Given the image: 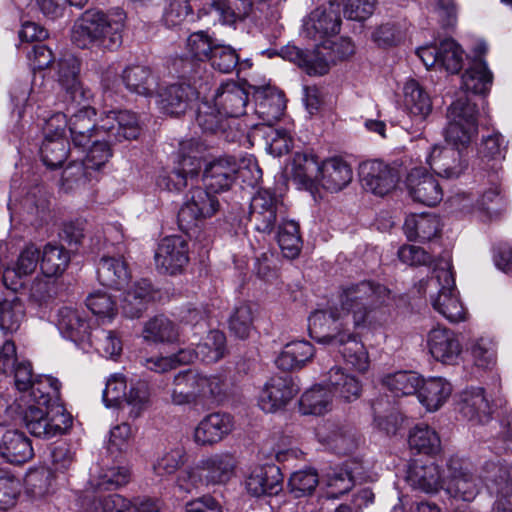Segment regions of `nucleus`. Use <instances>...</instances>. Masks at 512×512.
I'll return each instance as SVG.
<instances>
[{"label":"nucleus","instance_id":"1","mask_svg":"<svg viewBox=\"0 0 512 512\" xmlns=\"http://www.w3.org/2000/svg\"><path fill=\"white\" fill-rule=\"evenodd\" d=\"M390 298V290L373 281L342 286L338 303L326 310H316L308 319L311 338L334 345L346 329L375 328L384 322L381 308Z\"/></svg>","mask_w":512,"mask_h":512},{"label":"nucleus","instance_id":"2","mask_svg":"<svg viewBox=\"0 0 512 512\" xmlns=\"http://www.w3.org/2000/svg\"><path fill=\"white\" fill-rule=\"evenodd\" d=\"M125 20L126 13L120 8L87 10L73 28V42L82 49L116 50L122 44Z\"/></svg>","mask_w":512,"mask_h":512},{"label":"nucleus","instance_id":"3","mask_svg":"<svg viewBox=\"0 0 512 512\" xmlns=\"http://www.w3.org/2000/svg\"><path fill=\"white\" fill-rule=\"evenodd\" d=\"M140 131L141 127L135 113L127 110L106 112L99 123L98 133L103 132V135L91 141L92 146L82 161L92 173L99 170L112 155V143L136 139Z\"/></svg>","mask_w":512,"mask_h":512},{"label":"nucleus","instance_id":"4","mask_svg":"<svg viewBox=\"0 0 512 512\" xmlns=\"http://www.w3.org/2000/svg\"><path fill=\"white\" fill-rule=\"evenodd\" d=\"M447 118L446 141L465 150L478 131L476 105L466 95L460 96L450 105Z\"/></svg>","mask_w":512,"mask_h":512},{"label":"nucleus","instance_id":"5","mask_svg":"<svg viewBox=\"0 0 512 512\" xmlns=\"http://www.w3.org/2000/svg\"><path fill=\"white\" fill-rule=\"evenodd\" d=\"M23 421L32 435L44 439L65 434L72 426V417L62 405L44 408L29 405Z\"/></svg>","mask_w":512,"mask_h":512},{"label":"nucleus","instance_id":"6","mask_svg":"<svg viewBox=\"0 0 512 512\" xmlns=\"http://www.w3.org/2000/svg\"><path fill=\"white\" fill-rule=\"evenodd\" d=\"M429 287L439 288L431 296L433 308L452 323L465 320L466 312L455 289V280L450 269L435 270V277L428 281Z\"/></svg>","mask_w":512,"mask_h":512},{"label":"nucleus","instance_id":"7","mask_svg":"<svg viewBox=\"0 0 512 512\" xmlns=\"http://www.w3.org/2000/svg\"><path fill=\"white\" fill-rule=\"evenodd\" d=\"M220 207L217 196L200 187L190 191L187 200L178 212L179 228L188 233L197 227L198 223L212 217Z\"/></svg>","mask_w":512,"mask_h":512},{"label":"nucleus","instance_id":"8","mask_svg":"<svg viewBox=\"0 0 512 512\" xmlns=\"http://www.w3.org/2000/svg\"><path fill=\"white\" fill-rule=\"evenodd\" d=\"M447 470L444 491L457 501H473L482 488V480L474 475L459 458H450Z\"/></svg>","mask_w":512,"mask_h":512},{"label":"nucleus","instance_id":"9","mask_svg":"<svg viewBox=\"0 0 512 512\" xmlns=\"http://www.w3.org/2000/svg\"><path fill=\"white\" fill-rule=\"evenodd\" d=\"M340 4L330 1L328 6H322L312 11L304 22L303 33L314 41H326L340 31Z\"/></svg>","mask_w":512,"mask_h":512},{"label":"nucleus","instance_id":"10","mask_svg":"<svg viewBox=\"0 0 512 512\" xmlns=\"http://www.w3.org/2000/svg\"><path fill=\"white\" fill-rule=\"evenodd\" d=\"M154 258L159 271L177 274L189 261L188 241L180 235L167 236L158 245Z\"/></svg>","mask_w":512,"mask_h":512},{"label":"nucleus","instance_id":"11","mask_svg":"<svg viewBox=\"0 0 512 512\" xmlns=\"http://www.w3.org/2000/svg\"><path fill=\"white\" fill-rule=\"evenodd\" d=\"M86 512H159L157 504L148 498H134L128 500L119 494L90 499L85 496L83 500Z\"/></svg>","mask_w":512,"mask_h":512},{"label":"nucleus","instance_id":"12","mask_svg":"<svg viewBox=\"0 0 512 512\" xmlns=\"http://www.w3.org/2000/svg\"><path fill=\"white\" fill-rule=\"evenodd\" d=\"M281 206L282 202L275 193L268 189H261L251 199L249 221L257 231L271 233Z\"/></svg>","mask_w":512,"mask_h":512},{"label":"nucleus","instance_id":"13","mask_svg":"<svg viewBox=\"0 0 512 512\" xmlns=\"http://www.w3.org/2000/svg\"><path fill=\"white\" fill-rule=\"evenodd\" d=\"M298 387L291 376L276 375L263 386L259 395L261 409L268 413L284 408L297 394Z\"/></svg>","mask_w":512,"mask_h":512},{"label":"nucleus","instance_id":"14","mask_svg":"<svg viewBox=\"0 0 512 512\" xmlns=\"http://www.w3.org/2000/svg\"><path fill=\"white\" fill-rule=\"evenodd\" d=\"M359 174L363 187L378 196L391 192L398 181L396 171L379 160L362 163Z\"/></svg>","mask_w":512,"mask_h":512},{"label":"nucleus","instance_id":"15","mask_svg":"<svg viewBox=\"0 0 512 512\" xmlns=\"http://www.w3.org/2000/svg\"><path fill=\"white\" fill-rule=\"evenodd\" d=\"M460 147L434 146L427 158L430 168L444 178H457L467 167L466 154Z\"/></svg>","mask_w":512,"mask_h":512},{"label":"nucleus","instance_id":"16","mask_svg":"<svg viewBox=\"0 0 512 512\" xmlns=\"http://www.w3.org/2000/svg\"><path fill=\"white\" fill-rule=\"evenodd\" d=\"M407 189L413 201L435 206L443 199V190L435 176L423 168H414L407 176Z\"/></svg>","mask_w":512,"mask_h":512},{"label":"nucleus","instance_id":"17","mask_svg":"<svg viewBox=\"0 0 512 512\" xmlns=\"http://www.w3.org/2000/svg\"><path fill=\"white\" fill-rule=\"evenodd\" d=\"M458 412L466 420L475 424H485L492 418L493 408L484 388L471 387L458 395Z\"/></svg>","mask_w":512,"mask_h":512},{"label":"nucleus","instance_id":"18","mask_svg":"<svg viewBox=\"0 0 512 512\" xmlns=\"http://www.w3.org/2000/svg\"><path fill=\"white\" fill-rule=\"evenodd\" d=\"M69 119V130L75 147H86L91 141L103 135L99 132V125L96 127L94 117L96 111L89 106L88 101L75 104Z\"/></svg>","mask_w":512,"mask_h":512},{"label":"nucleus","instance_id":"19","mask_svg":"<svg viewBox=\"0 0 512 512\" xmlns=\"http://www.w3.org/2000/svg\"><path fill=\"white\" fill-rule=\"evenodd\" d=\"M233 428V418L229 414L210 413L195 427L193 441L198 446H213L228 436Z\"/></svg>","mask_w":512,"mask_h":512},{"label":"nucleus","instance_id":"20","mask_svg":"<svg viewBox=\"0 0 512 512\" xmlns=\"http://www.w3.org/2000/svg\"><path fill=\"white\" fill-rule=\"evenodd\" d=\"M57 67V81L72 103L81 104L92 98L91 91L84 88L79 80L80 64L74 56L67 55L61 58Z\"/></svg>","mask_w":512,"mask_h":512},{"label":"nucleus","instance_id":"21","mask_svg":"<svg viewBox=\"0 0 512 512\" xmlns=\"http://www.w3.org/2000/svg\"><path fill=\"white\" fill-rule=\"evenodd\" d=\"M427 345L433 358L444 364H455L462 351L456 334L452 330L440 326L429 331Z\"/></svg>","mask_w":512,"mask_h":512},{"label":"nucleus","instance_id":"22","mask_svg":"<svg viewBox=\"0 0 512 512\" xmlns=\"http://www.w3.org/2000/svg\"><path fill=\"white\" fill-rule=\"evenodd\" d=\"M248 101V91L233 81L223 83L213 97L216 107L229 119L244 115Z\"/></svg>","mask_w":512,"mask_h":512},{"label":"nucleus","instance_id":"23","mask_svg":"<svg viewBox=\"0 0 512 512\" xmlns=\"http://www.w3.org/2000/svg\"><path fill=\"white\" fill-rule=\"evenodd\" d=\"M237 172L238 164L234 157H220L205 167L203 180L207 189L219 193L231 187Z\"/></svg>","mask_w":512,"mask_h":512},{"label":"nucleus","instance_id":"24","mask_svg":"<svg viewBox=\"0 0 512 512\" xmlns=\"http://www.w3.org/2000/svg\"><path fill=\"white\" fill-rule=\"evenodd\" d=\"M406 480L414 490L433 494L443 489L445 478L441 476L440 467L434 462H414L410 465Z\"/></svg>","mask_w":512,"mask_h":512},{"label":"nucleus","instance_id":"25","mask_svg":"<svg viewBox=\"0 0 512 512\" xmlns=\"http://www.w3.org/2000/svg\"><path fill=\"white\" fill-rule=\"evenodd\" d=\"M357 330L354 328L346 329V332L341 336V341H337L333 346L338 348L347 365L358 372L364 373L370 366V359L365 345L356 333Z\"/></svg>","mask_w":512,"mask_h":512},{"label":"nucleus","instance_id":"26","mask_svg":"<svg viewBox=\"0 0 512 512\" xmlns=\"http://www.w3.org/2000/svg\"><path fill=\"white\" fill-rule=\"evenodd\" d=\"M236 460L230 453L212 454L199 462L197 469L207 484H224L234 474Z\"/></svg>","mask_w":512,"mask_h":512},{"label":"nucleus","instance_id":"27","mask_svg":"<svg viewBox=\"0 0 512 512\" xmlns=\"http://www.w3.org/2000/svg\"><path fill=\"white\" fill-rule=\"evenodd\" d=\"M352 176V169L346 161L332 157L321 163L317 180L325 190L338 192L351 182Z\"/></svg>","mask_w":512,"mask_h":512},{"label":"nucleus","instance_id":"28","mask_svg":"<svg viewBox=\"0 0 512 512\" xmlns=\"http://www.w3.org/2000/svg\"><path fill=\"white\" fill-rule=\"evenodd\" d=\"M196 121L205 133H220L227 141H234L237 136V133L232 131L230 119L223 115L214 102L206 101L199 105Z\"/></svg>","mask_w":512,"mask_h":512},{"label":"nucleus","instance_id":"29","mask_svg":"<svg viewBox=\"0 0 512 512\" xmlns=\"http://www.w3.org/2000/svg\"><path fill=\"white\" fill-rule=\"evenodd\" d=\"M246 489L255 497L277 495L282 490L280 469L274 465L255 468L246 480Z\"/></svg>","mask_w":512,"mask_h":512},{"label":"nucleus","instance_id":"30","mask_svg":"<svg viewBox=\"0 0 512 512\" xmlns=\"http://www.w3.org/2000/svg\"><path fill=\"white\" fill-rule=\"evenodd\" d=\"M97 278L103 286L121 290L131 278L128 263L123 257L103 256L97 265Z\"/></svg>","mask_w":512,"mask_h":512},{"label":"nucleus","instance_id":"31","mask_svg":"<svg viewBox=\"0 0 512 512\" xmlns=\"http://www.w3.org/2000/svg\"><path fill=\"white\" fill-rule=\"evenodd\" d=\"M57 326L60 333L73 342H83L91 339L89 322L84 312L76 308H60Z\"/></svg>","mask_w":512,"mask_h":512},{"label":"nucleus","instance_id":"32","mask_svg":"<svg viewBox=\"0 0 512 512\" xmlns=\"http://www.w3.org/2000/svg\"><path fill=\"white\" fill-rule=\"evenodd\" d=\"M403 94V104L407 114L418 123L424 122L432 112L429 94L414 79L405 83Z\"/></svg>","mask_w":512,"mask_h":512},{"label":"nucleus","instance_id":"33","mask_svg":"<svg viewBox=\"0 0 512 512\" xmlns=\"http://www.w3.org/2000/svg\"><path fill=\"white\" fill-rule=\"evenodd\" d=\"M403 230L408 240L427 242L440 235L441 222L435 214H412L406 218Z\"/></svg>","mask_w":512,"mask_h":512},{"label":"nucleus","instance_id":"34","mask_svg":"<svg viewBox=\"0 0 512 512\" xmlns=\"http://www.w3.org/2000/svg\"><path fill=\"white\" fill-rule=\"evenodd\" d=\"M152 284L147 279H139L124 292L123 313L129 318H138L146 310L147 304L154 298Z\"/></svg>","mask_w":512,"mask_h":512},{"label":"nucleus","instance_id":"35","mask_svg":"<svg viewBox=\"0 0 512 512\" xmlns=\"http://www.w3.org/2000/svg\"><path fill=\"white\" fill-rule=\"evenodd\" d=\"M0 455L11 464H23L33 455L30 439L17 430L6 431L0 444Z\"/></svg>","mask_w":512,"mask_h":512},{"label":"nucleus","instance_id":"36","mask_svg":"<svg viewBox=\"0 0 512 512\" xmlns=\"http://www.w3.org/2000/svg\"><path fill=\"white\" fill-rule=\"evenodd\" d=\"M198 98V92L189 84H173L160 94L161 109L170 115L185 113L190 103Z\"/></svg>","mask_w":512,"mask_h":512},{"label":"nucleus","instance_id":"37","mask_svg":"<svg viewBox=\"0 0 512 512\" xmlns=\"http://www.w3.org/2000/svg\"><path fill=\"white\" fill-rule=\"evenodd\" d=\"M418 399L427 411H437L452 393L451 384L443 378L434 377L425 381L417 389Z\"/></svg>","mask_w":512,"mask_h":512},{"label":"nucleus","instance_id":"38","mask_svg":"<svg viewBox=\"0 0 512 512\" xmlns=\"http://www.w3.org/2000/svg\"><path fill=\"white\" fill-rule=\"evenodd\" d=\"M325 381L333 393L346 402L354 401L361 395L360 381L355 376L346 373L340 366L331 367L326 374Z\"/></svg>","mask_w":512,"mask_h":512},{"label":"nucleus","instance_id":"39","mask_svg":"<svg viewBox=\"0 0 512 512\" xmlns=\"http://www.w3.org/2000/svg\"><path fill=\"white\" fill-rule=\"evenodd\" d=\"M493 83V74L482 58L474 59L462 75L461 87L473 94L486 95Z\"/></svg>","mask_w":512,"mask_h":512},{"label":"nucleus","instance_id":"40","mask_svg":"<svg viewBox=\"0 0 512 512\" xmlns=\"http://www.w3.org/2000/svg\"><path fill=\"white\" fill-rule=\"evenodd\" d=\"M283 53L285 58L303 68L308 75L322 76L328 72L326 56L317 45L311 52L288 46Z\"/></svg>","mask_w":512,"mask_h":512},{"label":"nucleus","instance_id":"41","mask_svg":"<svg viewBox=\"0 0 512 512\" xmlns=\"http://www.w3.org/2000/svg\"><path fill=\"white\" fill-rule=\"evenodd\" d=\"M197 379L195 378V371L188 369L178 372L172 382V387L169 390L170 401L173 405H198Z\"/></svg>","mask_w":512,"mask_h":512},{"label":"nucleus","instance_id":"42","mask_svg":"<svg viewBox=\"0 0 512 512\" xmlns=\"http://www.w3.org/2000/svg\"><path fill=\"white\" fill-rule=\"evenodd\" d=\"M125 87L133 93L151 96L157 87V79L149 67L134 65L127 67L122 73Z\"/></svg>","mask_w":512,"mask_h":512},{"label":"nucleus","instance_id":"43","mask_svg":"<svg viewBox=\"0 0 512 512\" xmlns=\"http://www.w3.org/2000/svg\"><path fill=\"white\" fill-rule=\"evenodd\" d=\"M314 355V348L308 341H293L285 345L275 363L279 369L290 371L302 368Z\"/></svg>","mask_w":512,"mask_h":512},{"label":"nucleus","instance_id":"44","mask_svg":"<svg viewBox=\"0 0 512 512\" xmlns=\"http://www.w3.org/2000/svg\"><path fill=\"white\" fill-rule=\"evenodd\" d=\"M317 436L321 442L328 445L335 453L346 455L357 447V439L351 430L330 424L319 428Z\"/></svg>","mask_w":512,"mask_h":512},{"label":"nucleus","instance_id":"45","mask_svg":"<svg viewBox=\"0 0 512 512\" xmlns=\"http://www.w3.org/2000/svg\"><path fill=\"white\" fill-rule=\"evenodd\" d=\"M142 334L145 341L152 343H174L180 335L177 325L164 316H156L147 321Z\"/></svg>","mask_w":512,"mask_h":512},{"label":"nucleus","instance_id":"46","mask_svg":"<svg viewBox=\"0 0 512 512\" xmlns=\"http://www.w3.org/2000/svg\"><path fill=\"white\" fill-rule=\"evenodd\" d=\"M332 391L322 385H315L300 398V411L305 415H321L331 409Z\"/></svg>","mask_w":512,"mask_h":512},{"label":"nucleus","instance_id":"47","mask_svg":"<svg viewBox=\"0 0 512 512\" xmlns=\"http://www.w3.org/2000/svg\"><path fill=\"white\" fill-rule=\"evenodd\" d=\"M69 262V253L63 246L51 243L44 246L40 263L43 275L58 277L66 270Z\"/></svg>","mask_w":512,"mask_h":512},{"label":"nucleus","instance_id":"48","mask_svg":"<svg viewBox=\"0 0 512 512\" xmlns=\"http://www.w3.org/2000/svg\"><path fill=\"white\" fill-rule=\"evenodd\" d=\"M468 351L477 368L492 370L497 363V346L490 337H478L471 339Z\"/></svg>","mask_w":512,"mask_h":512},{"label":"nucleus","instance_id":"49","mask_svg":"<svg viewBox=\"0 0 512 512\" xmlns=\"http://www.w3.org/2000/svg\"><path fill=\"white\" fill-rule=\"evenodd\" d=\"M408 443L412 450L427 455L436 454L441 446L437 432L426 424H418L410 431Z\"/></svg>","mask_w":512,"mask_h":512},{"label":"nucleus","instance_id":"50","mask_svg":"<svg viewBox=\"0 0 512 512\" xmlns=\"http://www.w3.org/2000/svg\"><path fill=\"white\" fill-rule=\"evenodd\" d=\"M61 383L52 376H41L35 379L33 385L29 388L30 397L36 407H51V402L58 399L60 395ZM53 405H55L53 403Z\"/></svg>","mask_w":512,"mask_h":512},{"label":"nucleus","instance_id":"51","mask_svg":"<svg viewBox=\"0 0 512 512\" xmlns=\"http://www.w3.org/2000/svg\"><path fill=\"white\" fill-rule=\"evenodd\" d=\"M226 337L223 332L218 330L210 331L196 350H193L195 359H200L205 363H214L219 361L225 353Z\"/></svg>","mask_w":512,"mask_h":512},{"label":"nucleus","instance_id":"52","mask_svg":"<svg viewBox=\"0 0 512 512\" xmlns=\"http://www.w3.org/2000/svg\"><path fill=\"white\" fill-rule=\"evenodd\" d=\"M277 240L286 258H296L302 247L299 224L294 220H283L279 225Z\"/></svg>","mask_w":512,"mask_h":512},{"label":"nucleus","instance_id":"53","mask_svg":"<svg viewBox=\"0 0 512 512\" xmlns=\"http://www.w3.org/2000/svg\"><path fill=\"white\" fill-rule=\"evenodd\" d=\"M251 0H213L212 8L218 13L225 24H235L243 21L252 10Z\"/></svg>","mask_w":512,"mask_h":512},{"label":"nucleus","instance_id":"54","mask_svg":"<svg viewBox=\"0 0 512 512\" xmlns=\"http://www.w3.org/2000/svg\"><path fill=\"white\" fill-rule=\"evenodd\" d=\"M25 317L23 302L14 297L0 302V329L5 334H13L18 331Z\"/></svg>","mask_w":512,"mask_h":512},{"label":"nucleus","instance_id":"55","mask_svg":"<svg viewBox=\"0 0 512 512\" xmlns=\"http://www.w3.org/2000/svg\"><path fill=\"white\" fill-rule=\"evenodd\" d=\"M382 384L397 397L408 396L417 392L421 379L414 372L398 371L386 375L382 379Z\"/></svg>","mask_w":512,"mask_h":512},{"label":"nucleus","instance_id":"56","mask_svg":"<svg viewBox=\"0 0 512 512\" xmlns=\"http://www.w3.org/2000/svg\"><path fill=\"white\" fill-rule=\"evenodd\" d=\"M69 152L68 142L65 137L53 138L44 136L40 147V154L43 163L55 169L60 167L66 160Z\"/></svg>","mask_w":512,"mask_h":512},{"label":"nucleus","instance_id":"57","mask_svg":"<svg viewBox=\"0 0 512 512\" xmlns=\"http://www.w3.org/2000/svg\"><path fill=\"white\" fill-rule=\"evenodd\" d=\"M320 165L314 155L296 153L292 161L291 175L300 184H310L314 179H318Z\"/></svg>","mask_w":512,"mask_h":512},{"label":"nucleus","instance_id":"58","mask_svg":"<svg viewBox=\"0 0 512 512\" xmlns=\"http://www.w3.org/2000/svg\"><path fill=\"white\" fill-rule=\"evenodd\" d=\"M195 354L190 348L179 350L171 356H156L146 358L143 365L150 371L165 373L177 368L179 365L190 364L194 361Z\"/></svg>","mask_w":512,"mask_h":512},{"label":"nucleus","instance_id":"59","mask_svg":"<svg viewBox=\"0 0 512 512\" xmlns=\"http://www.w3.org/2000/svg\"><path fill=\"white\" fill-rule=\"evenodd\" d=\"M131 474L126 467H110L103 470L97 478L90 481L95 491H111L127 485Z\"/></svg>","mask_w":512,"mask_h":512},{"label":"nucleus","instance_id":"60","mask_svg":"<svg viewBox=\"0 0 512 512\" xmlns=\"http://www.w3.org/2000/svg\"><path fill=\"white\" fill-rule=\"evenodd\" d=\"M40 251L34 245L26 246L20 253L13 268H7L3 272V281L7 285L13 276H27L33 273L38 265Z\"/></svg>","mask_w":512,"mask_h":512},{"label":"nucleus","instance_id":"61","mask_svg":"<svg viewBox=\"0 0 512 512\" xmlns=\"http://www.w3.org/2000/svg\"><path fill=\"white\" fill-rule=\"evenodd\" d=\"M22 206L28 214V220L31 223L43 220L49 210V200L46 192L40 187H34L24 197Z\"/></svg>","mask_w":512,"mask_h":512},{"label":"nucleus","instance_id":"62","mask_svg":"<svg viewBox=\"0 0 512 512\" xmlns=\"http://www.w3.org/2000/svg\"><path fill=\"white\" fill-rule=\"evenodd\" d=\"M216 43L204 31H197L189 35L186 41V52L194 60L207 61L211 57Z\"/></svg>","mask_w":512,"mask_h":512},{"label":"nucleus","instance_id":"63","mask_svg":"<svg viewBox=\"0 0 512 512\" xmlns=\"http://www.w3.org/2000/svg\"><path fill=\"white\" fill-rule=\"evenodd\" d=\"M319 484V477L314 469L294 472L289 479L288 487L296 498L311 495Z\"/></svg>","mask_w":512,"mask_h":512},{"label":"nucleus","instance_id":"64","mask_svg":"<svg viewBox=\"0 0 512 512\" xmlns=\"http://www.w3.org/2000/svg\"><path fill=\"white\" fill-rule=\"evenodd\" d=\"M463 64V50L452 39H445L439 45V68L449 73H458Z\"/></svg>","mask_w":512,"mask_h":512}]
</instances>
